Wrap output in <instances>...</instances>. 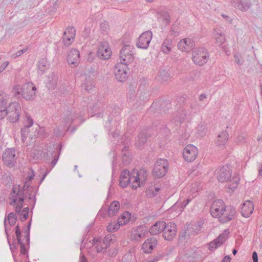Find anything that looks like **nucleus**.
Returning <instances> with one entry per match:
<instances>
[{"label": "nucleus", "instance_id": "1", "mask_svg": "<svg viewBox=\"0 0 262 262\" xmlns=\"http://www.w3.org/2000/svg\"><path fill=\"white\" fill-rule=\"evenodd\" d=\"M146 171L144 169H141L139 171L134 169L131 172L126 169H124L121 173L119 180V185L121 187L125 188L128 184H131L132 188L136 189L140 187V176L143 175V178H146Z\"/></svg>", "mask_w": 262, "mask_h": 262}, {"label": "nucleus", "instance_id": "2", "mask_svg": "<svg viewBox=\"0 0 262 262\" xmlns=\"http://www.w3.org/2000/svg\"><path fill=\"white\" fill-rule=\"evenodd\" d=\"M21 193L24 195V200L26 199L30 205H32V209L34 207L36 202L35 198L36 190L34 187L24 190H20V185H14L12 188L10 193V199L11 202L10 203V205L14 206L17 201L18 198H19V194Z\"/></svg>", "mask_w": 262, "mask_h": 262}, {"label": "nucleus", "instance_id": "3", "mask_svg": "<svg viewBox=\"0 0 262 262\" xmlns=\"http://www.w3.org/2000/svg\"><path fill=\"white\" fill-rule=\"evenodd\" d=\"M5 110L0 114V120L7 116L8 120L11 123H15L19 120L21 113L19 103L16 102L10 103Z\"/></svg>", "mask_w": 262, "mask_h": 262}, {"label": "nucleus", "instance_id": "4", "mask_svg": "<svg viewBox=\"0 0 262 262\" xmlns=\"http://www.w3.org/2000/svg\"><path fill=\"white\" fill-rule=\"evenodd\" d=\"M59 154V152L56 151L54 146L46 144L42 147L40 156L48 163L51 161L50 165L52 168L58 160Z\"/></svg>", "mask_w": 262, "mask_h": 262}, {"label": "nucleus", "instance_id": "5", "mask_svg": "<svg viewBox=\"0 0 262 262\" xmlns=\"http://www.w3.org/2000/svg\"><path fill=\"white\" fill-rule=\"evenodd\" d=\"M30 226L31 221L29 223L28 226L23 229L25 237L23 240H21V231H15L16 239L17 240V244L20 245V252L22 255H26L28 253V251L26 248V244L29 246Z\"/></svg>", "mask_w": 262, "mask_h": 262}, {"label": "nucleus", "instance_id": "6", "mask_svg": "<svg viewBox=\"0 0 262 262\" xmlns=\"http://www.w3.org/2000/svg\"><path fill=\"white\" fill-rule=\"evenodd\" d=\"M135 48L130 45H124L119 53L120 62L128 65L132 63L135 58Z\"/></svg>", "mask_w": 262, "mask_h": 262}, {"label": "nucleus", "instance_id": "7", "mask_svg": "<svg viewBox=\"0 0 262 262\" xmlns=\"http://www.w3.org/2000/svg\"><path fill=\"white\" fill-rule=\"evenodd\" d=\"M169 168L168 161L165 159L157 160L152 170V174L155 178L159 179L165 176Z\"/></svg>", "mask_w": 262, "mask_h": 262}, {"label": "nucleus", "instance_id": "8", "mask_svg": "<svg viewBox=\"0 0 262 262\" xmlns=\"http://www.w3.org/2000/svg\"><path fill=\"white\" fill-rule=\"evenodd\" d=\"M208 58V51L204 48H195L192 51V59L196 64L203 66L207 62Z\"/></svg>", "mask_w": 262, "mask_h": 262}, {"label": "nucleus", "instance_id": "9", "mask_svg": "<svg viewBox=\"0 0 262 262\" xmlns=\"http://www.w3.org/2000/svg\"><path fill=\"white\" fill-rule=\"evenodd\" d=\"M127 65L118 63L116 64L114 69V73L116 79L120 82H124L127 78Z\"/></svg>", "mask_w": 262, "mask_h": 262}, {"label": "nucleus", "instance_id": "10", "mask_svg": "<svg viewBox=\"0 0 262 262\" xmlns=\"http://www.w3.org/2000/svg\"><path fill=\"white\" fill-rule=\"evenodd\" d=\"M17 157L14 148H7L3 154L2 159L4 164L10 167H13Z\"/></svg>", "mask_w": 262, "mask_h": 262}, {"label": "nucleus", "instance_id": "11", "mask_svg": "<svg viewBox=\"0 0 262 262\" xmlns=\"http://www.w3.org/2000/svg\"><path fill=\"white\" fill-rule=\"evenodd\" d=\"M36 88L32 82L23 85L21 96L26 100H32L36 97Z\"/></svg>", "mask_w": 262, "mask_h": 262}, {"label": "nucleus", "instance_id": "12", "mask_svg": "<svg viewBox=\"0 0 262 262\" xmlns=\"http://www.w3.org/2000/svg\"><path fill=\"white\" fill-rule=\"evenodd\" d=\"M152 37V33L151 31H147L141 34L138 38L136 45L138 48L147 49Z\"/></svg>", "mask_w": 262, "mask_h": 262}, {"label": "nucleus", "instance_id": "13", "mask_svg": "<svg viewBox=\"0 0 262 262\" xmlns=\"http://www.w3.org/2000/svg\"><path fill=\"white\" fill-rule=\"evenodd\" d=\"M203 224L204 222L202 220L189 224L187 226V228L185 229L181 237L185 239L186 236H189L190 234L198 233L202 228Z\"/></svg>", "mask_w": 262, "mask_h": 262}, {"label": "nucleus", "instance_id": "14", "mask_svg": "<svg viewBox=\"0 0 262 262\" xmlns=\"http://www.w3.org/2000/svg\"><path fill=\"white\" fill-rule=\"evenodd\" d=\"M236 212L235 208L232 206H226L223 212L219 216V221L222 223H226L231 221Z\"/></svg>", "mask_w": 262, "mask_h": 262}, {"label": "nucleus", "instance_id": "15", "mask_svg": "<svg viewBox=\"0 0 262 262\" xmlns=\"http://www.w3.org/2000/svg\"><path fill=\"white\" fill-rule=\"evenodd\" d=\"M112 51L107 42L103 41L100 42L97 55L98 58L102 60H107L111 56Z\"/></svg>", "mask_w": 262, "mask_h": 262}, {"label": "nucleus", "instance_id": "16", "mask_svg": "<svg viewBox=\"0 0 262 262\" xmlns=\"http://www.w3.org/2000/svg\"><path fill=\"white\" fill-rule=\"evenodd\" d=\"M165 227L163 230V237L166 241H172L176 235V225L173 222H170L168 224L165 223Z\"/></svg>", "mask_w": 262, "mask_h": 262}, {"label": "nucleus", "instance_id": "17", "mask_svg": "<svg viewBox=\"0 0 262 262\" xmlns=\"http://www.w3.org/2000/svg\"><path fill=\"white\" fill-rule=\"evenodd\" d=\"M198 150L193 145H187L183 150V156L185 161L191 162L197 157Z\"/></svg>", "mask_w": 262, "mask_h": 262}, {"label": "nucleus", "instance_id": "18", "mask_svg": "<svg viewBox=\"0 0 262 262\" xmlns=\"http://www.w3.org/2000/svg\"><path fill=\"white\" fill-rule=\"evenodd\" d=\"M225 208V204L222 200H215L211 206L210 213L213 217L217 218Z\"/></svg>", "mask_w": 262, "mask_h": 262}, {"label": "nucleus", "instance_id": "19", "mask_svg": "<svg viewBox=\"0 0 262 262\" xmlns=\"http://www.w3.org/2000/svg\"><path fill=\"white\" fill-rule=\"evenodd\" d=\"M229 234L228 229H226L224 233L219 235V236L212 242L208 244V249L210 251H213L217 247L222 245L226 241L227 236Z\"/></svg>", "mask_w": 262, "mask_h": 262}, {"label": "nucleus", "instance_id": "20", "mask_svg": "<svg viewBox=\"0 0 262 262\" xmlns=\"http://www.w3.org/2000/svg\"><path fill=\"white\" fill-rule=\"evenodd\" d=\"M122 144L124 146L121 151L122 160L124 165H127L131 161V155L128 150V147L130 144V139L125 137Z\"/></svg>", "mask_w": 262, "mask_h": 262}, {"label": "nucleus", "instance_id": "21", "mask_svg": "<svg viewBox=\"0 0 262 262\" xmlns=\"http://www.w3.org/2000/svg\"><path fill=\"white\" fill-rule=\"evenodd\" d=\"M231 173L229 165H224L217 173V179L220 182H226L231 178Z\"/></svg>", "mask_w": 262, "mask_h": 262}, {"label": "nucleus", "instance_id": "22", "mask_svg": "<svg viewBox=\"0 0 262 262\" xmlns=\"http://www.w3.org/2000/svg\"><path fill=\"white\" fill-rule=\"evenodd\" d=\"M77 117V114L75 113H72L71 111L67 110L64 112L61 118V121L64 122V124H63V127L69 129L71 124ZM78 118L80 119V116H78Z\"/></svg>", "mask_w": 262, "mask_h": 262}, {"label": "nucleus", "instance_id": "23", "mask_svg": "<svg viewBox=\"0 0 262 262\" xmlns=\"http://www.w3.org/2000/svg\"><path fill=\"white\" fill-rule=\"evenodd\" d=\"M194 46L193 40L189 38L181 39L178 43V49L182 52H188Z\"/></svg>", "mask_w": 262, "mask_h": 262}, {"label": "nucleus", "instance_id": "24", "mask_svg": "<svg viewBox=\"0 0 262 262\" xmlns=\"http://www.w3.org/2000/svg\"><path fill=\"white\" fill-rule=\"evenodd\" d=\"M147 232L148 229L146 226H139L132 231V238L134 241H139L141 238L145 237Z\"/></svg>", "mask_w": 262, "mask_h": 262}, {"label": "nucleus", "instance_id": "25", "mask_svg": "<svg viewBox=\"0 0 262 262\" xmlns=\"http://www.w3.org/2000/svg\"><path fill=\"white\" fill-rule=\"evenodd\" d=\"M149 132L150 129L146 128L141 130L139 134L135 143V145L138 148H142L144 144L147 142Z\"/></svg>", "mask_w": 262, "mask_h": 262}, {"label": "nucleus", "instance_id": "26", "mask_svg": "<svg viewBox=\"0 0 262 262\" xmlns=\"http://www.w3.org/2000/svg\"><path fill=\"white\" fill-rule=\"evenodd\" d=\"M158 244L156 238L152 237L147 238L142 245V249L144 253H149L156 248Z\"/></svg>", "mask_w": 262, "mask_h": 262}, {"label": "nucleus", "instance_id": "27", "mask_svg": "<svg viewBox=\"0 0 262 262\" xmlns=\"http://www.w3.org/2000/svg\"><path fill=\"white\" fill-rule=\"evenodd\" d=\"M79 52L75 49H72L68 53L67 60L69 64L76 67L79 63Z\"/></svg>", "mask_w": 262, "mask_h": 262}, {"label": "nucleus", "instance_id": "28", "mask_svg": "<svg viewBox=\"0 0 262 262\" xmlns=\"http://www.w3.org/2000/svg\"><path fill=\"white\" fill-rule=\"evenodd\" d=\"M166 222L164 221H159L155 223L152 225L149 229V232L151 235H157L161 232H163V230L165 227Z\"/></svg>", "mask_w": 262, "mask_h": 262}, {"label": "nucleus", "instance_id": "29", "mask_svg": "<svg viewBox=\"0 0 262 262\" xmlns=\"http://www.w3.org/2000/svg\"><path fill=\"white\" fill-rule=\"evenodd\" d=\"M254 205L250 201H246L241 208V214L243 217H248L253 212Z\"/></svg>", "mask_w": 262, "mask_h": 262}, {"label": "nucleus", "instance_id": "30", "mask_svg": "<svg viewBox=\"0 0 262 262\" xmlns=\"http://www.w3.org/2000/svg\"><path fill=\"white\" fill-rule=\"evenodd\" d=\"M9 99V96L6 93L0 91V114L7 108Z\"/></svg>", "mask_w": 262, "mask_h": 262}, {"label": "nucleus", "instance_id": "31", "mask_svg": "<svg viewBox=\"0 0 262 262\" xmlns=\"http://www.w3.org/2000/svg\"><path fill=\"white\" fill-rule=\"evenodd\" d=\"M125 216L124 215H122L121 219H119L117 223L115 222H111L107 226V230L110 232H114L118 230L120 225H123L125 224L126 221H124L123 222L120 220L125 219Z\"/></svg>", "mask_w": 262, "mask_h": 262}, {"label": "nucleus", "instance_id": "32", "mask_svg": "<svg viewBox=\"0 0 262 262\" xmlns=\"http://www.w3.org/2000/svg\"><path fill=\"white\" fill-rule=\"evenodd\" d=\"M229 139V134L226 130L221 132L217 137L216 144L218 146H224Z\"/></svg>", "mask_w": 262, "mask_h": 262}, {"label": "nucleus", "instance_id": "33", "mask_svg": "<svg viewBox=\"0 0 262 262\" xmlns=\"http://www.w3.org/2000/svg\"><path fill=\"white\" fill-rule=\"evenodd\" d=\"M164 256L165 253L164 251L160 250L158 251L156 254L145 259L142 262H158L162 260Z\"/></svg>", "mask_w": 262, "mask_h": 262}, {"label": "nucleus", "instance_id": "34", "mask_svg": "<svg viewBox=\"0 0 262 262\" xmlns=\"http://www.w3.org/2000/svg\"><path fill=\"white\" fill-rule=\"evenodd\" d=\"M172 47V40L169 38L165 39L162 44L161 51L165 54H169Z\"/></svg>", "mask_w": 262, "mask_h": 262}, {"label": "nucleus", "instance_id": "35", "mask_svg": "<svg viewBox=\"0 0 262 262\" xmlns=\"http://www.w3.org/2000/svg\"><path fill=\"white\" fill-rule=\"evenodd\" d=\"M234 7L244 11H247L251 7L250 0H238L234 2Z\"/></svg>", "mask_w": 262, "mask_h": 262}, {"label": "nucleus", "instance_id": "36", "mask_svg": "<svg viewBox=\"0 0 262 262\" xmlns=\"http://www.w3.org/2000/svg\"><path fill=\"white\" fill-rule=\"evenodd\" d=\"M58 77L54 73H52L48 76V80L46 82L47 87L49 90L54 89L56 86Z\"/></svg>", "mask_w": 262, "mask_h": 262}, {"label": "nucleus", "instance_id": "37", "mask_svg": "<svg viewBox=\"0 0 262 262\" xmlns=\"http://www.w3.org/2000/svg\"><path fill=\"white\" fill-rule=\"evenodd\" d=\"M38 73L43 74L50 68V63L46 58H42L38 62Z\"/></svg>", "mask_w": 262, "mask_h": 262}, {"label": "nucleus", "instance_id": "38", "mask_svg": "<svg viewBox=\"0 0 262 262\" xmlns=\"http://www.w3.org/2000/svg\"><path fill=\"white\" fill-rule=\"evenodd\" d=\"M120 208V203L119 202L114 201H113L109 206L107 210V214L109 216H113L115 215L119 211Z\"/></svg>", "mask_w": 262, "mask_h": 262}, {"label": "nucleus", "instance_id": "39", "mask_svg": "<svg viewBox=\"0 0 262 262\" xmlns=\"http://www.w3.org/2000/svg\"><path fill=\"white\" fill-rule=\"evenodd\" d=\"M214 37L215 40V43L219 46H221L225 40V35L220 32L218 29H214Z\"/></svg>", "mask_w": 262, "mask_h": 262}, {"label": "nucleus", "instance_id": "40", "mask_svg": "<svg viewBox=\"0 0 262 262\" xmlns=\"http://www.w3.org/2000/svg\"><path fill=\"white\" fill-rule=\"evenodd\" d=\"M100 104V103L97 102L89 106L88 112L91 114V116H96L97 117L102 116L101 113L94 114L99 110Z\"/></svg>", "mask_w": 262, "mask_h": 262}, {"label": "nucleus", "instance_id": "41", "mask_svg": "<svg viewBox=\"0 0 262 262\" xmlns=\"http://www.w3.org/2000/svg\"><path fill=\"white\" fill-rule=\"evenodd\" d=\"M158 79L162 82H165L170 79L171 76L168 71L165 69H160L158 73Z\"/></svg>", "mask_w": 262, "mask_h": 262}, {"label": "nucleus", "instance_id": "42", "mask_svg": "<svg viewBox=\"0 0 262 262\" xmlns=\"http://www.w3.org/2000/svg\"><path fill=\"white\" fill-rule=\"evenodd\" d=\"M178 113L179 115V117L174 118V120L175 122L181 123L185 117L190 115V111H187L186 108H183L182 110H180Z\"/></svg>", "mask_w": 262, "mask_h": 262}, {"label": "nucleus", "instance_id": "43", "mask_svg": "<svg viewBox=\"0 0 262 262\" xmlns=\"http://www.w3.org/2000/svg\"><path fill=\"white\" fill-rule=\"evenodd\" d=\"M170 105V104L167 101H159L155 103H153L150 106V110H152L154 107H156V106H159L160 110H163L164 112H165L166 111L165 108L166 106Z\"/></svg>", "mask_w": 262, "mask_h": 262}, {"label": "nucleus", "instance_id": "44", "mask_svg": "<svg viewBox=\"0 0 262 262\" xmlns=\"http://www.w3.org/2000/svg\"><path fill=\"white\" fill-rule=\"evenodd\" d=\"M23 196L24 195H22L21 193H20V194H19V198H18L17 201H16V204L14 205H16L15 206V210L17 213H20V212H21V209L23 207L25 201L24 200Z\"/></svg>", "mask_w": 262, "mask_h": 262}, {"label": "nucleus", "instance_id": "45", "mask_svg": "<svg viewBox=\"0 0 262 262\" xmlns=\"http://www.w3.org/2000/svg\"><path fill=\"white\" fill-rule=\"evenodd\" d=\"M22 89L23 86L21 87L19 85H15L12 90L13 96L17 99H20L22 97Z\"/></svg>", "mask_w": 262, "mask_h": 262}, {"label": "nucleus", "instance_id": "46", "mask_svg": "<svg viewBox=\"0 0 262 262\" xmlns=\"http://www.w3.org/2000/svg\"><path fill=\"white\" fill-rule=\"evenodd\" d=\"M116 236L114 234L110 233L106 235L103 239V245H107L110 246L111 244H113L116 241Z\"/></svg>", "mask_w": 262, "mask_h": 262}, {"label": "nucleus", "instance_id": "47", "mask_svg": "<svg viewBox=\"0 0 262 262\" xmlns=\"http://www.w3.org/2000/svg\"><path fill=\"white\" fill-rule=\"evenodd\" d=\"M148 83L146 79L144 78H141L139 80V91L141 93L144 92L148 89Z\"/></svg>", "mask_w": 262, "mask_h": 262}, {"label": "nucleus", "instance_id": "48", "mask_svg": "<svg viewBox=\"0 0 262 262\" xmlns=\"http://www.w3.org/2000/svg\"><path fill=\"white\" fill-rule=\"evenodd\" d=\"M82 87H84L85 91L90 93L93 91V90L94 88V82L90 79L88 80H86L83 83H82Z\"/></svg>", "mask_w": 262, "mask_h": 262}, {"label": "nucleus", "instance_id": "49", "mask_svg": "<svg viewBox=\"0 0 262 262\" xmlns=\"http://www.w3.org/2000/svg\"><path fill=\"white\" fill-rule=\"evenodd\" d=\"M206 133V126L204 123H201L196 127V134L198 136L204 137Z\"/></svg>", "mask_w": 262, "mask_h": 262}, {"label": "nucleus", "instance_id": "50", "mask_svg": "<svg viewBox=\"0 0 262 262\" xmlns=\"http://www.w3.org/2000/svg\"><path fill=\"white\" fill-rule=\"evenodd\" d=\"M240 180V178L239 176H236L234 177H233L232 179L230 181V184L229 186V188L232 190H234L236 189L238 185V183Z\"/></svg>", "mask_w": 262, "mask_h": 262}, {"label": "nucleus", "instance_id": "51", "mask_svg": "<svg viewBox=\"0 0 262 262\" xmlns=\"http://www.w3.org/2000/svg\"><path fill=\"white\" fill-rule=\"evenodd\" d=\"M29 127L25 125L24 127L21 129L20 133L22 142L25 143L27 139V136L29 133Z\"/></svg>", "mask_w": 262, "mask_h": 262}, {"label": "nucleus", "instance_id": "52", "mask_svg": "<svg viewBox=\"0 0 262 262\" xmlns=\"http://www.w3.org/2000/svg\"><path fill=\"white\" fill-rule=\"evenodd\" d=\"M7 220L8 221V223L11 227L14 225L15 224L17 221V216L14 212H11L8 215Z\"/></svg>", "mask_w": 262, "mask_h": 262}, {"label": "nucleus", "instance_id": "53", "mask_svg": "<svg viewBox=\"0 0 262 262\" xmlns=\"http://www.w3.org/2000/svg\"><path fill=\"white\" fill-rule=\"evenodd\" d=\"M76 30L73 27H68L63 33L64 35H68L71 38H75Z\"/></svg>", "mask_w": 262, "mask_h": 262}, {"label": "nucleus", "instance_id": "54", "mask_svg": "<svg viewBox=\"0 0 262 262\" xmlns=\"http://www.w3.org/2000/svg\"><path fill=\"white\" fill-rule=\"evenodd\" d=\"M191 201V199H187L186 200L183 201V202L179 201L177 203H176L174 206L176 207L177 206H180V211L182 210Z\"/></svg>", "mask_w": 262, "mask_h": 262}, {"label": "nucleus", "instance_id": "55", "mask_svg": "<svg viewBox=\"0 0 262 262\" xmlns=\"http://www.w3.org/2000/svg\"><path fill=\"white\" fill-rule=\"evenodd\" d=\"M63 42L64 45L67 46H70L72 42H73L74 38H71L70 36L68 35H63Z\"/></svg>", "mask_w": 262, "mask_h": 262}, {"label": "nucleus", "instance_id": "56", "mask_svg": "<svg viewBox=\"0 0 262 262\" xmlns=\"http://www.w3.org/2000/svg\"><path fill=\"white\" fill-rule=\"evenodd\" d=\"M108 248V246L107 245H102L101 244H98L96 247V250L97 252L104 253L106 250Z\"/></svg>", "mask_w": 262, "mask_h": 262}, {"label": "nucleus", "instance_id": "57", "mask_svg": "<svg viewBox=\"0 0 262 262\" xmlns=\"http://www.w3.org/2000/svg\"><path fill=\"white\" fill-rule=\"evenodd\" d=\"M154 187H149L146 190V195L148 198H152L156 196L157 193H155Z\"/></svg>", "mask_w": 262, "mask_h": 262}, {"label": "nucleus", "instance_id": "58", "mask_svg": "<svg viewBox=\"0 0 262 262\" xmlns=\"http://www.w3.org/2000/svg\"><path fill=\"white\" fill-rule=\"evenodd\" d=\"M190 108L192 111L196 113V111L200 110V105L197 101H192L190 105Z\"/></svg>", "mask_w": 262, "mask_h": 262}, {"label": "nucleus", "instance_id": "59", "mask_svg": "<svg viewBox=\"0 0 262 262\" xmlns=\"http://www.w3.org/2000/svg\"><path fill=\"white\" fill-rule=\"evenodd\" d=\"M160 15L161 16L164 20L166 21V23H168L170 21V16L168 13L166 11H161L160 12Z\"/></svg>", "mask_w": 262, "mask_h": 262}, {"label": "nucleus", "instance_id": "60", "mask_svg": "<svg viewBox=\"0 0 262 262\" xmlns=\"http://www.w3.org/2000/svg\"><path fill=\"white\" fill-rule=\"evenodd\" d=\"M28 50V48H24L22 50H19L17 52H16L14 54H13L12 55H11V57L12 58H17V57H19L20 56H21L22 54H23L24 53H25V52H27Z\"/></svg>", "mask_w": 262, "mask_h": 262}, {"label": "nucleus", "instance_id": "61", "mask_svg": "<svg viewBox=\"0 0 262 262\" xmlns=\"http://www.w3.org/2000/svg\"><path fill=\"white\" fill-rule=\"evenodd\" d=\"M108 29V25L106 21L102 22L100 24V30L103 33H106Z\"/></svg>", "mask_w": 262, "mask_h": 262}, {"label": "nucleus", "instance_id": "62", "mask_svg": "<svg viewBox=\"0 0 262 262\" xmlns=\"http://www.w3.org/2000/svg\"><path fill=\"white\" fill-rule=\"evenodd\" d=\"M27 120L25 122V125L27 127H31L33 124V120L30 116L26 115Z\"/></svg>", "mask_w": 262, "mask_h": 262}, {"label": "nucleus", "instance_id": "63", "mask_svg": "<svg viewBox=\"0 0 262 262\" xmlns=\"http://www.w3.org/2000/svg\"><path fill=\"white\" fill-rule=\"evenodd\" d=\"M170 33L171 35L174 37L178 36L179 33L178 31L177 27L176 25H173L172 26L171 28Z\"/></svg>", "mask_w": 262, "mask_h": 262}, {"label": "nucleus", "instance_id": "64", "mask_svg": "<svg viewBox=\"0 0 262 262\" xmlns=\"http://www.w3.org/2000/svg\"><path fill=\"white\" fill-rule=\"evenodd\" d=\"M34 176V172L32 170L30 172H28V175L26 178V180L31 182Z\"/></svg>", "mask_w": 262, "mask_h": 262}]
</instances>
